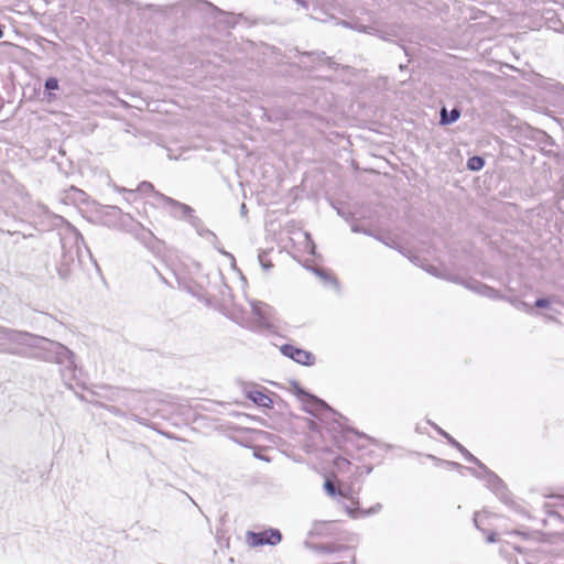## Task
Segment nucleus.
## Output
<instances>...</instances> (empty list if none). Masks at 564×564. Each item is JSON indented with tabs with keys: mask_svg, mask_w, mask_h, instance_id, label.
<instances>
[{
	"mask_svg": "<svg viewBox=\"0 0 564 564\" xmlns=\"http://www.w3.org/2000/svg\"><path fill=\"white\" fill-rule=\"evenodd\" d=\"M0 338L13 345L4 350L10 355L55 362L69 372L76 368L73 351L61 343L2 326H0Z\"/></svg>",
	"mask_w": 564,
	"mask_h": 564,
	"instance_id": "obj_1",
	"label": "nucleus"
},
{
	"mask_svg": "<svg viewBox=\"0 0 564 564\" xmlns=\"http://www.w3.org/2000/svg\"><path fill=\"white\" fill-rule=\"evenodd\" d=\"M425 271L436 278H441V279H445V280H448V281H452L455 283L463 284L466 289H468L481 296H485V297H488L491 300L505 299V296H502L499 293V291H497L496 289H494L487 284L481 283L480 281H478L476 279L460 280L457 276L447 273L445 269L438 268L436 265H429L427 268H425Z\"/></svg>",
	"mask_w": 564,
	"mask_h": 564,
	"instance_id": "obj_2",
	"label": "nucleus"
},
{
	"mask_svg": "<svg viewBox=\"0 0 564 564\" xmlns=\"http://www.w3.org/2000/svg\"><path fill=\"white\" fill-rule=\"evenodd\" d=\"M155 199L161 203L162 206L166 208L170 215L174 218L186 219L189 221V218L195 216L194 209L191 206L171 198L160 192H155Z\"/></svg>",
	"mask_w": 564,
	"mask_h": 564,
	"instance_id": "obj_3",
	"label": "nucleus"
},
{
	"mask_svg": "<svg viewBox=\"0 0 564 564\" xmlns=\"http://www.w3.org/2000/svg\"><path fill=\"white\" fill-rule=\"evenodd\" d=\"M252 313L256 317V328L271 330L275 328V312L263 302H251Z\"/></svg>",
	"mask_w": 564,
	"mask_h": 564,
	"instance_id": "obj_4",
	"label": "nucleus"
},
{
	"mask_svg": "<svg viewBox=\"0 0 564 564\" xmlns=\"http://www.w3.org/2000/svg\"><path fill=\"white\" fill-rule=\"evenodd\" d=\"M282 534L278 529H268L261 532L248 531L246 541L249 546L258 547L262 545H276L281 542Z\"/></svg>",
	"mask_w": 564,
	"mask_h": 564,
	"instance_id": "obj_5",
	"label": "nucleus"
},
{
	"mask_svg": "<svg viewBox=\"0 0 564 564\" xmlns=\"http://www.w3.org/2000/svg\"><path fill=\"white\" fill-rule=\"evenodd\" d=\"M477 466L478 468L484 469V480L486 482V486L502 501L507 502L509 496L507 487L503 484V481L494 471L488 469L486 465H484L482 463L481 465Z\"/></svg>",
	"mask_w": 564,
	"mask_h": 564,
	"instance_id": "obj_6",
	"label": "nucleus"
},
{
	"mask_svg": "<svg viewBox=\"0 0 564 564\" xmlns=\"http://www.w3.org/2000/svg\"><path fill=\"white\" fill-rule=\"evenodd\" d=\"M283 356L291 358L295 362L304 366H312L315 364V356L302 348H297L293 345L285 344L280 348Z\"/></svg>",
	"mask_w": 564,
	"mask_h": 564,
	"instance_id": "obj_7",
	"label": "nucleus"
},
{
	"mask_svg": "<svg viewBox=\"0 0 564 564\" xmlns=\"http://www.w3.org/2000/svg\"><path fill=\"white\" fill-rule=\"evenodd\" d=\"M343 24L358 32L376 35L383 41H389L391 36H397V31L393 28H390L389 30H382L376 25H365L359 23L352 25L346 21H344Z\"/></svg>",
	"mask_w": 564,
	"mask_h": 564,
	"instance_id": "obj_8",
	"label": "nucleus"
},
{
	"mask_svg": "<svg viewBox=\"0 0 564 564\" xmlns=\"http://www.w3.org/2000/svg\"><path fill=\"white\" fill-rule=\"evenodd\" d=\"M375 238L377 240H379L380 242H382L383 245H386L387 247H390L392 249H397L400 253H402L403 256L409 258L411 260V262H413L416 265H420L424 270H425V268H427L430 265L427 263L426 264L423 263L422 259L419 256H412L410 251H406L405 249L400 248L397 245V242L394 241V239L391 238L390 236L377 235V236H375Z\"/></svg>",
	"mask_w": 564,
	"mask_h": 564,
	"instance_id": "obj_9",
	"label": "nucleus"
},
{
	"mask_svg": "<svg viewBox=\"0 0 564 564\" xmlns=\"http://www.w3.org/2000/svg\"><path fill=\"white\" fill-rule=\"evenodd\" d=\"M435 429L437 430V432L444 437L447 440V442L453 445L454 447H456L465 457L467 460L476 464V465H481V462L475 457L473 454H470L462 444H459L454 437H452L447 432H445L444 430H442L441 427H437L435 426Z\"/></svg>",
	"mask_w": 564,
	"mask_h": 564,
	"instance_id": "obj_10",
	"label": "nucleus"
},
{
	"mask_svg": "<svg viewBox=\"0 0 564 564\" xmlns=\"http://www.w3.org/2000/svg\"><path fill=\"white\" fill-rule=\"evenodd\" d=\"M188 224L195 228L196 232L198 234V236L207 239L209 242H212L213 245H215L217 242V236L209 229L205 228L203 226V221L200 218H198L197 216H194L193 218H189V221Z\"/></svg>",
	"mask_w": 564,
	"mask_h": 564,
	"instance_id": "obj_11",
	"label": "nucleus"
},
{
	"mask_svg": "<svg viewBox=\"0 0 564 564\" xmlns=\"http://www.w3.org/2000/svg\"><path fill=\"white\" fill-rule=\"evenodd\" d=\"M246 395L249 400H251L253 403H256L259 406H263V408L272 406L271 398L268 394H265L263 391L248 390L246 392Z\"/></svg>",
	"mask_w": 564,
	"mask_h": 564,
	"instance_id": "obj_12",
	"label": "nucleus"
},
{
	"mask_svg": "<svg viewBox=\"0 0 564 564\" xmlns=\"http://www.w3.org/2000/svg\"><path fill=\"white\" fill-rule=\"evenodd\" d=\"M381 508H382L381 503H376L375 506H372L369 509H360L358 507H356V508L347 507L346 510L351 518L357 519L360 517H367L370 514H375V513L379 512L381 510Z\"/></svg>",
	"mask_w": 564,
	"mask_h": 564,
	"instance_id": "obj_13",
	"label": "nucleus"
},
{
	"mask_svg": "<svg viewBox=\"0 0 564 564\" xmlns=\"http://www.w3.org/2000/svg\"><path fill=\"white\" fill-rule=\"evenodd\" d=\"M440 123L443 126L451 124L457 121L460 117V110L458 108H453L449 112L445 107H443L440 111Z\"/></svg>",
	"mask_w": 564,
	"mask_h": 564,
	"instance_id": "obj_14",
	"label": "nucleus"
},
{
	"mask_svg": "<svg viewBox=\"0 0 564 564\" xmlns=\"http://www.w3.org/2000/svg\"><path fill=\"white\" fill-rule=\"evenodd\" d=\"M503 300H506L508 303H510L518 311L524 312L530 315H532L534 313L532 305H530L529 303H527L518 297H514V296L513 297H505Z\"/></svg>",
	"mask_w": 564,
	"mask_h": 564,
	"instance_id": "obj_15",
	"label": "nucleus"
},
{
	"mask_svg": "<svg viewBox=\"0 0 564 564\" xmlns=\"http://www.w3.org/2000/svg\"><path fill=\"white\" fill-rule=\"evenodd\" d=\"M307 406H310L308 411L314 414L323 410L332 411V409L323 400L313 395H310Z\"/></svg>",
	"mask_w": 564,
	"mask_h": 564,
	"instance_id": "obj_16",
	"label": "nucleus"
},
{
	"mask_svg": "<svg viewBox=\"0 0 564 564\" xmlns=\"http://www.w3.org/2000/svg\"><path fill=\"white\" fill-rule=\"evenodd\" d=\"M560 300H558V296L557 295H551V296H547V297H539L536 299V301L534 302V307L536 308H551V305L554 304V303H558Z\"/></svg>",
	"mask_w": 564,
	"mask_h": 564,
	"instance_id": "obj_17",
	"label": "nucleus"
},
{
	"mask_svg": "<svg viewBox=\"0 0 564 564\" xmlns=\"http://www.w3.org/2000/svg\"><path fill=\"white\" fill-rule=\"evenodd\" d=\"M64 261L63 263L58 267L57 271H58V275L62 278V279H67L68 275H69V272H70V269L68 267V263L69 262H73L74 261V258L72 256H67L66 253L64 254Z\"/></svg>",
	"mask_w": 564,
	"mask_h": 564,
	"instance_id": "obj_18",
	"label": "nucleus"
},
{
	"mask_svg": "<svg viewBox=\"0 0 564 564\" xmlns=\"http://www.w3.org/2000/svg\"><path fill=\"white\" fill-rule=\"evenodd\" d=\"M324 489L332 497L336 496L337 494L340 495L341 497H345V498L348 497L343 490L339 489L337 491L336 487H335V484L333 481L328 480V479L324 482Z\"/></svg>",
	"mask_w": 564,
	"mask_h": 564,
	"instance_id": "obj_19",
	"label": "nucleus"
},
{
	"mask_svg": "<svg viewBox=\"0 0 564 564\" xmlns=\"http://www.w3.org/2000/svg\"><path fill=\"white\" fill-rule=\"evenodd\" d=\"M485 164V161L480 156H473L468 160L467 162V167L470 170V171H478L480 169H482Z\"/></svg>",
	"mask_w": 564,
	"mask_h": 564,
	"instance_id": "obj_20",
	"label": "nucleus"
},
{
	"mask_svg": "<svg viewBox=\"0 0 564 564\" xmlns=\"http://www.w3.org/2000/svg\"><path fill=\"white\" fill-rule=\"evenodd\" d=\"M44 87L46 90H56L58 89V80L55 77H48L45 80Z\"/></svg>",
	"mask_w": 564,
	"mask_h": 564,
	"instance_id": "obj_21",
	"label": "nucleus"
},
{
	"mask_svg": "<svg viewBox=\"0 0 564 564\" xmlns=\"http://www.w3.org/2000/svg\"><path fill=\"white\" fill-rule=\"evenodd\" d=\"M314 273L316 275H318L321 279H323L324 281H332V282H336V280L334 278H332L327 272H325L324 270L322 269H313Z\"/></svg>",
	"mask_w": 564,
	"mask_h": 564,
	"instance_id": "obj_22",
	"label": "nucleus"
},
{
	"mask_svg": "<svg viewBox=\"0 0 564 564\" xmlns=\"http://www.w3.org/2000/svg\"><path fill=\"white\" fill-rule=\"evenodd\" d=\"M139 191L142 193L151 192V193H153V196L155 197L156 191H154L153 185L149 182H142L139 186Z\"/></svg>",
	"mask_w": 564,
	"mask_h": 564,
	"instance_id": "obj_23",
	"label": "nucleus"
},
{
	"mask_svg": "<svg viewBox=\"0 0 564 564\" xmlns=\"http://www.w3.org/2000/svg\"><path fill=\"white\" fill-rule=\"evenodd\" d=\"M105 408L107 409V411H109L111 414L116 416H126V413L115 405H106Z\"/></svg>",
	"mask_w": 564,
	"mask_h": 564,
	"instance_id": "obj_24",
	"label": "nucleus"
},
{
	"mask_svg": "<svg viewBox=\"0 0 564 564\" xmlns=\"http://www.w3.org/2000/svg\"><path fill=\"white\" fill-rule=\"evenodd\" d=\"M130 419L138 422L141 425L149 426V421L147 419H143L137 414H131Z\"/></svg>",
	"mask_w": 564,
	"mask_h": 564,
	"instance_id": "obj_25",
	"label": "nucleus"
},
{
	"mask_svg": "<svg viewBox=\"0 0 564 564\" xmlns=\"http://www.w3.org/2000/svg\"><path fill=\"white\" fill-rule=\"evenodd\" d=\"M467 470H469L475 477L484 480V469H475L471 467H468Z\"/></svg>",
	"mask_w": 564,
	"mask_h": 564,
	"instance_id": "obj_26",
	"label": "nucleus"
},
{
	"mask_svg": "<svg viewBox=\"0 0 564 564\" xmlns=\"http://www.w3.org/2000/svg\"><path fill=\"white\" fill-rule=\"evenodd\" d=\"M447 466L451 468V469H456V470H460L464 468L463 465L458 464V463H455V462H446Z\"/></svg>",
	"mask_w": 564,
	"mask_h": 564,
	"instance_id": "obj_27",
	"label": "nucleus"
},
{
	"mask_svg": "<svg viewBox=\"0 0 564 564\" xmlns=\"http://www.w3.org/2000/svg\"><path fill=\"white\" fill-rule=\"evenodd\" d=\"M259 261H260V263H261V265L263 267L264 270H268L269 268L272 267V263L264 262L262 254H259Z\"/></svg>",
	"mask_w": 564,
	"mask_h": 564,
	"instance_id": "obj_28",
	"label": "nucleus"
},
{
	"mask_svg": "<svg viewBox=\"0 0 564 564\" xmlns=\"http://www.w3.org/2000/svg\"><path fill=\"white\" fill-rule=\"evenodd\" d=\"M306 238H307V240L310 241V245H311L310 253L315 254V245L313 243V241H311V238H310L308 234H306Z\"/></svg>",
	"mask_w": 564,
	"mask_h": 564,
	"instance_id": "obj_29",
	"label": "nucleus"
},
{
	"mask_svg": "<svg viewBox=\"0 0 564 564\" xmlns=\"http://www.w3.org/2000/svg\"><path fill=\"white\" fill-rule=\"evenodd\" d=\"M351 230H352L354 232H361V234H362V231H365V229H364L362 227H360L359 225H354V226L351 227Z\"/></svg>",
	"mask_w": 564,
	"mask_h": 564,
	"instance_id": "obj_30",
	"label": "nucleus"
},
{
	"mask_svg": "<svg viewBox=\"0 0 564 564\" xmlns=\"http://www.w3.org/2000/svg\"><path fill=\"white\" fill-rule=\"evenodd\" d=\"M474 523H475V525H476L478 529H480V527H479V513H478V512H476V513H475V517H474Z\"/></svg>",
	"mask_w": 564,
	"mask_h": 564,
	"instance_id": "obj_31",
	"label": "nucleus"
},
{
	"mask_svg": "<svg viewBox=\"0 0 564 564\" xmlns=\"http://www.w3.org/2000/svg\"><path fill=\"white\" fill-rule=\"evenodd\" d=\"M487 541H488L489 543L495 542V541H496V534H495V533H491L490 535H488Z\"/></svg>",
	"mask_w": 564,
	"mask_h": 564,
	"instance_id": "obj_32",
	"label": "nucleus"
},
{
	"mask_svg": "<svg viewBox=\"0 0 564 564\" xmlns=\"http://www.w3.org/2000/svg\"><path fill=\"white\" fill-rule=\"evenodd\" d=\"M297 3H300L301 6H303L304 8H307V2L306 0H295Z\"/></svg>",
	"mask_w": 564,
	"mask_h": 564,
	"instance_id": "obj_33",
	"label": "nucleus"
},
{
	"mask_svg": "<svg viewBox=\"0 0 564 564\" xmlns=\"http://www.w3.org/2000/svg\"><path fill=\"white\" fill-rule=\"evenodd\" d=\"M362 234L368 235V236H371V237H373V238H375V236H376L372 231L367 230V229H365V231H362Z\"/></svg>",
	"mask_w": 564,
	"mask_h": 564,
	"instance_id": "obj_34",
	"label": "nucleus"
},
{
	"mask_svg": "<svg viewBox=\"0 0 564 564\" xmlns=\"http://www.w3.org/2000/svg\"><path fill=\"white\" fill-rule=\"evenodd\" d=\"M240 210H241V214H242V215L247 212V208H246V205H245V204H242V205H241Z\"/></svg>",
	"mask_w": 564,
	"mask_h": 564,
	"instance_id": "obj_35",
	"label": "nucleus"
},
{
	"mask_svg": "<svg viewBox=\"0 0 564 564\" xmlns=\"http://www.w3.org/2000/svg\"><path fill=\"white\" fill-rule=\"evenodd\" d=\"M544 317H545L547 321H555V318H554L553 316H551V315H546V314H545V315H544Z\"/></svg>",
	"mask_w": 564,
	"mask_h": 564,
	"instance_id": "obj_36",
	"label": "nucleus"
},
{
	"mask_svg": "<svg viewBox=\"0 0 564 564\" xmlns=\"http://www.w3.org/2000/svg\"><path fill=\"white\" fill-rule=\"evenodd\" d=\"M3 35V32H2V29L0 28V39L2 37Z\"/></svg>",
	"mask_w": 564,
	"mask_h": 564,
	"instance_id": "obj_37",
	"label": "nucleus"
},
{
	"mask_svg": "<svg viewBox=\"0 0 564 564\" xmlns=\"http://www.w3.org/2000/svg\"><path fill=\"white\" fill-rule=\"evenodd\" d=\"M76 240H77V241H78V240H82V241H83V237H82V236H79V237H77V238H76Z\"/></svg>",
	"mask_w": 564,
	"mask_h": 564,
	"instance_id": "obj_38",
	"label": "nucleus"
}]
</instances>
